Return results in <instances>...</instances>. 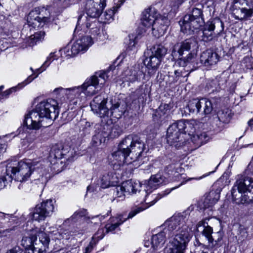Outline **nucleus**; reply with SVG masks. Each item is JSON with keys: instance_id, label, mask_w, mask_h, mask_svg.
Segmentation results:
<instances>
[{"instance_id": "f257e3e1", "label": "nucleus", "mask_w": 253, "mask_h": 253, "mask_svg": "<svg viewBox=\"0 0 253 253\" xmlns=\"http://www.w3.org/2000/svg\"><path fill=\"white\" fill-rule=\"evenodd\" d=\"M187 221L186 214H178L166 220L162 226L169 240L166 253H184L191 238Z\"/></svg>"}, {"instance_id": "f03ea898", "label": "nucleus", "mask_w": 253, "mask_h": 253, "mask_svg": "<svg viewBox=\"0 0 253 253\" xmlns=\"http://www.w3.org/2000/svg\"><path fill=\"white\" fill-rule=\"evenodd\" d=\"M6 171L10 172L13 179L21 182L18 187L19 189L26 190L27 184L25 182L32 175L34 183L37 185L40 191H42L48 179L47 172L40 161L27 160L19 162L17 166L8 165Z\"/></svg>"}, {"instance_id": "7ed1b4c3", "label": "nucleus", "mask_w": 253, "mask_h": 253, "mask_svg": "<svg viewBox=\"0 0 253 253\" xmlns=\"http://www.w3.org/2000/svg\"><path fill=\"white\" fill-rule=\"evenodd\" d=\"M145 149V144L137 135L131 134L126 137L119 144L118 150L108 157L113 166L129 164L136 161Z\"/></svg>"}, {"instance_id": "20e7f679", "label": "nucleus", "mask_w": 253, "mask_h": 253, "mask_svg": "<svg viewBox=\"0 0 253 253\" xmlns=\"http://www.w3.org/2000/svg\"><path fill=\"white\" fill-rule=\"evenodd\" d=\"M59 113L57 101L49 98L39 103L33 110L26 115L24 123L34 129L46 127L58 117Z\"/></svg>"}, {"instance_id": "39448f33", "label": "nucleus", "mask_w": 253, "mask_h": 253, "mask_svg": "<svg viewBox=\"0 0 253 253\" xmlns=\"http://www.w3.org/2000/svg\"><path fill=\"white\" fill-rule=\"evenodd\" d=\"M232 198L237 203H249L253 201V179L242 175L237 176L232 189Z\"/></svg>"}, {"instance_id": "423d86ee", "label": "nucleus", "mask_w": 253, "mask_h": 253, "mask_svg": "<svg viewBox=\"0 0 253 253\" xmlns=\"http://www.w3.org/2000/svg\"><path fill=\"white\" fill-rule=\"evenodd\" d=\"M197 41L192 37L184 41L175 44L172 49L171 55L173 58H178L175 66L184 67L192 63L195 58V55L189 52L185 57H182L185 51H189L191 49L197 47Z\"/></svg>"}, {"instance_id": "0eeeda50", "label": "nucleus", "mask_w": 253, "mask_h": 253, "mask_svg": "<svg viewBox=\"0 0 253 253\" xmlns=\"http://www.w3.org/2000/svg\"><path fill=\"white\" fill-rule=\"evenodd\" d=\"M190 13L183 17L180 24L181 31L184 34H191L195 30L199 29L205 23L203 9L204 4L199 2L193 4Z\"/></svg>"}, {"instance_id": "6e6552de", "label": "nucleus", "mask_w": 253, "mask_h": 253, "mask_svg": "<svg viewBox=\"0 0 253 253\" xmlns=\"http://www.w3.org/2000/svg\"><path fill=\"white\" fill-rule=\"evenodd\" d=\"M163 182V178L161 174H157L153 175L151 177L149 180L148 181L146 189L143 190L142 191H139V193L143 196L142 200L141 202H145L148 205L145 207L142 208H145L146 209L148 207L153 205L158 200L161 199L163 196L169 194L172 190L179 187L180 186L182 185L184 182L181 183L179 185L174 187L171 188L170 189H167V190L163 192L162 193L159 194V196H156L155 195L150 196L148 193H151L153 190L157 188L158 186L162 184Z\"/></svg>"}, {"instance_id": "1a4fd4ad", "label": "nucleus", "mask_w": 253, "mask_h": 253, "mask_svg": "<svg viewBox=\"0 0 253 253\" xmlns=\"http://www.w3.org/2000/svg\"><path fill=\"white\" fill-rule=\"evenodd\" d=\"M112 74L110 70L100 71L89 78L87 79L85 82L80 86L81 92L86 96H92L96 93L98 86H102L105 81L108 79Z\"/></svg>"}, {"instance_id": "9d476101", "label": "nucleus", "mask_w": 253, "mask_h": 253, "mask_svg": "<svg viewBox=\"0 0 253 253\" xmlns=\"http://www.w3.org/2000/svg\"><path fill=\"white\" fill-rule=\"evenodd\" d=\"M51 15L49 7H38L31 11L27 17L28 25L34 28L39 27L42 23L50 21Z\"/></svg>"}, {"instance_id": "9b49d317", "label": "nucleus", "mask_w": 253, "mask_h": 253, "mask_svg": "<svg viewBox=\"0 0 253 253\" xmlns=\"http://www.w3.org/2000/svg\"><path fill=\"white\" fill-rule=\"evenodd\" d=\"M173 10V8L169 6L168 1L166 3V10L163 9V15L160 16L159 19L151 26L152 33L156 38H159L164 35L169 25V21L168 18V14Z\"/></svg>"}, {"instance_id": "f8f14e48", "label": "nucleus", "mask_w": 253, "mask_h": 253, "mask_svg": "<svg viewBox=\"0 0 253 253\" xmlns=\"http://www.w3.org/2000/svg\"><path fill=\"white\" fill-rule=\"evenodd\" d=\"M54 209L53 200H47L38 204L31 213L32 218L36 221L44 220L46 217L50 216L53 212Z\"/></svg>"}, {"instance_id": "ddd939ff", "label": "nucleus", "mask_w": 253, "mask_h": 253, "mask_svg": "<svg viewBox=\"0 0 253 253\" xmlns=\"http://www.w3.org/2000/svg\"><path fill=\"white\" fill-rule=\"evenodd\" d=\"M145 210V208H142V206L136 207L131 211L129 213L127 218H124L123 215H119L117 216L111 217L105 225V233H113L116 230H120L119 226L122 224L127 219L131 218L136 214Z\"/></svg>"}, {"instance_id": "4468645a", "label": "nucleus", "mask_w": 253, "mask_h": 253, "mask_svg": "<svg viewBox=\"0 0 253 253\" xmlns=\"http://www.w3.org/2000/svg\"><path fill=\"white\" fill-rule=\"evenodd\" d=\"M215 29L217 35H219L224 30V24L219 18L209 21L205 25L202 32V40L206 42L211 41L214 37V30Z\"/></svg>"}, {"instance_id": "2eb2a0df", "label": "nucleus", "mask_w": 253, "mask_h": 253, "mask_svg": "<svg viewBox=\"0 0 253 253\" xmlns=\"http://www.w3.org/2000/svg\"><path fill=\"white\" fill-rule=\"evenodd\" d=\"M109 102L101 95L95 96L90 103L91 110L100 118L108 117Z\"/></svg>"}, {"instance_id": "dca6fc26", "label": "nucleus", "mask_w": 253, "mask_h": 253, "mask_svg": "<svg viewBox=\"0 0 253 253\" xmlns=\"http://www.w3.org/2000/svg\"><path fill=\"white\" fill-rule=\"evenodd\" d=\"M106 0H87L85 5L86 14L90 18L99 17L106 6Z\"/></svg>"}, {"instance_id": "f3484780", "label": "nucleus", "mask_w": 253, "mask_h": 253, "mask_svg": "<svg viewBox=\"0 0 253 253\" xmlns=\"http://www.w3.org/2000/svg\"><path fill=\"white\" fill-rule=\"evenodd\" d=\"M219 56L215 51L211 49H207L200 55L201 63L208 70L214 67L219 60Z\"/></svg>"}, {"instance_id": "a211bd4d", "label": "nucleus", "mask_w": 253, "mask_h": 253, "mask_svg": "<svg viewBox=\"0 0 253 253\" xmlns=\"http://www.w3.org/2000/svg\"><path fill=\"white\" fill-rule=\"evenodd\" d=\"M92 38L90 37L84 36L77 40L71 48V55L75 56L80 52H84L88 47L92 45Z\"/></svg>"}, {"instance_id": "6ab92c4d", "label": "nucleus", "mask_w": 253, "mask_h": 253, "mask_svg": "<svg viewBox=\"0 0 253 253\" xmlns=\"http://www.w3.org/2000/svg\"><path fill=\"white\" fill-rule=\"evenodd\" d=\"M160 16L162 15L158 13L157 10L154 7H150L143 12L142 24L145 27H150L159 18Z\"/></svg>"}, {"instance_id": "aec40b11", "label": "nucleus", "mask_w": 253, "mask_h": 253, "mask_svg": "<svg viewBox=\"0 0 253 253\" xmlns=\"http://www.w3.org/2000/svg\"><path fill=\"white\" fill-rule=\"evenodd\" d=\"M219 194L215 191H211L205 198L197 203L200 210H205L212 207L219 200Z\"/></svg>"}, {"instance_id": "412c9836", "label": "nucleus", "mask_w": 253, "mask_h": 253, "mask_svg": "<svg viewBox=\"0 0 253 253\" xmlns=\"http://www.w3.org/2000/svg\"><path fill=\"white\" fill-rule=\"evenodd\" d=\"M175 126H170L167 129V142L171 146L178 148L181 146L182 140L180 139L181 134L179 130L175 129Z\"/></svg>"}, {"instance_id": "4be33fe9", "label": "nucleus", "mask_w": 253, "mask_h": 253, "mask_svg": "<svg viewBox=\"0 0 253 253\" xmlns=\"http://www.w3.org/2000/svg\"><path fill=\"white\" fill-rule=\"evenodd\" d=\"M92 18H93L90 17L87 18L86 16L84 15L79 16L76 30L81 27L84 30L86 28L87 29V31L88 30L89 31L93 29L100 27V23H99V21L96 19H94L93 20Z\"/></svg>"}, {"instance_id": "5701e85b", "label": "nucleus", "mask_w": 253, "mask_h": 253, "mask_svg": "<svg viewBox=\"0 0 253 253\" xmlns=\"http://www.w3.org/2000/svg\"><path fill=\"white\" fill-rule=\"evenodd\" d=\"M141 187L140 184L138 182L133 181L132 180H128L122 183L121 185H120V187L118 189L122 190L123 189L126 193H136L137 191H138V195L137 197H139L140 201H139L140 203H142L141 201L142 200L143 196L139 193V191H142L143 190L139 189Z\"/></svg>"}, {"instance_id": "b1692460", "label": "nucleus", "mask_w": 253, "mask_h": 253, "mask_svg": "<svg viewBox=\"0 0 253 253\" xmlns=\"http://www.w3.org/2000/svg\"><path fill=\"white\" fill-rule=\"evenodd\" d=\"M118 182V178L113 172H108L104 174L100 180H98L96 187L107 188L110 186H115Z\"/></svg>"}, {"instance_id": "393cba45", "label": "nucleus", "mask_w": 253, "mask_h": 253, "mask_svg": "<svg viewBox=\"0 0 253 253\" xmlns=\"http://www.w3.org/2000/svg\"><path fill=\"white\" fill-rule=\"evenodd\" d=\"M67 150H65L61 144L54 146L50 154V157H53L57 160L56 162L52 164V169H56L57 166L62 164V161L60 159L64 157L67 154Z\"/></svg>"}, {"instance_id": "a878e982", "label": "nucleus", "mask_w": 253, "mask_h": 253, "mask_svg": "<svg viewBox=\"0 0 253 253\" xmlns=\"http://www.w3.org/2000/svg\"><path fill=\"white\" fill-rule=\"evenodd\" d=\"M80 89V86L67 88L60 87L55 88L54 92H59V94L65 95L68 99L72 100L76 98H78L81 95Z\"/></svg>"}, {"instance_id": "bb28decb", "label": "nucleus", "mask_w": 253, "mask_h": 253, "mask_svg": "<svg viewBox=\"0 0 253 253\" xmlns=\"http://www.w3.org/2000/svg\"><path fill=\"white\" fill-rule=\"evenodd\" d=\"M109 111L108 117L112 116L115 118L119 119L124 114L125 109L123 105L121 106L119 102L113 103V101L111 100L109 102Z\"/></svg>"}, {"instance_id": "cd10ccee", "label": "nucleus", "mask_w": 253, "mask_h": 253, "mask_svg": "<svg viewBox=\"0 0 253 253\" xmlns=\"http://www.w3.org/2000/svg\"><path fill=\"white\" fill-rule=\"evenodd\" d=\"M232 115L231 111L229 109H226L218 112L216 121L219 122L220 125L218 126V130H222L224 127V124L230 122Z\"/></svg>"}, {"instance_id": "c85d7f7f", "label": "nucleus", "mask_w": 253, "mask_h": 253, "mask_svg": "<svg viewBox=\"0 0 253 253\" xmlns=\"http://www.w3.org/2000/svg\"><path fill=\"white\" fill-rule=\"evenodd\" d=\"M167 237L168 238V234L165 232L163 229L162 231H160L158 233L153 235L151 238L152 247L154 249L162 248L166 241Z\"/></svg>"}, {"instance_id": "c756f323", "label": "nucleus", "mask_w": 253, "mask_h": 253, "mask_svg": "<svg viewBox=\"0 0 253 253\" xmlns=\"http://www.w3.org/2000/svg\"><path fill=\"white\" fill-rule=\"evenodd\" d=\"M237 14L234 16L236 19L240 21L246 20L250 19L253 15V1L251 2L247 6L240 10L236 11Z\"/></svg>"}, {"instance_id": "7c9ffc66", "label": "nucleus", "mask_w": 253, "mask_h": 253, "mask_svg": "<svg viewBox=\"0 0 253 253\" xmlns=\"http://www.w3.org/2000/svg\"><path fill=\"white\" fill-rule=\"evenodd\" d=\"M24 124L26 126V130L23 131L21 133L22 130H23V128H19L18 131L19 133L18 134L19 137L22 139H26L28 142L31 143L33 142L37 137L36 131L32 130L35 129L34 128L28 127L25 123Z\"/></svg>"}, {"instance_id": "2f4dec72", "label": "nucleus", "mask_w": 253, "mask_h": 253, "mask_svg": "<svg viewBox=\"0 0 253 253\" xmlns=\"http://www.w3.org/2000/svg\"><path fill=\"white\" fill-rule=\"evenodd\" d=\"M161 61L162 59L151 54L149 57L146 58L144 63L148 69L156 71L158 68Z\"/></svg>"}, {"instance_id": "473e14b6", "label": "nucleus", "mask_w": 253, "mask_h": 253, "mask_svg": "<svg viewBox=\"0 0 253 253\" xmlns=\"http://www.w3.org/2000/svg\"><path fill=\"white\" fill-rule=\"evenodd\" d=\"M29 236L23 237L21 241V245L25 248V251L32 247L34 246V242L37 240V236L34 233L35 231L32 230Z\"/></svg>"}, {"instance_id": "72a5a7b5", "label": "nucleus", "mask_w": 253, "mask_h": 253, "mask_svg": "<svg viewBox=\"0 0 253 253\" xmlns=\"http://www.w3.org/2000/svg\"><path fill=\"white\" fill-rule=\"evenodd\" d=\"M213 110V106L211 100L206 98H201L200 112L201 115L210 114Z\"/></svg>"}, {"instance_id": "f704fd0d", "label": "nucleus", "mask_w": 253, "mask_h": 253, "mask_svg": "<svg viewBox=\"0 0 253 253\" xmlns=\"http://www.w3.org/2000/svg\"><path fill=\"white\" fill-rule=\"evenodd\" d=\"M45 35V32L42 31L35 32L33 35L26 39V46H33L37 42L43 39Z\"/></svg>"}, {"instance_id": "c9c22d12", "label": "nucleus", "mask_w": 253, "mask_h": 253, "mask_svg": "<svg viewBox=\"0 0 253 253\" xmlns=\"http://www.w3.org/2000/svg\"><path fill=\"white\" fill-rule=\"evenodd\" d=\"M212 233L213 230L212 227L210 226L208 223H207L206 227H205L202 231V234L207 239L208 243H210V247L211 248H213L217 242L219 241V239H218L217 241L214 240L212 236Z\"/></svg>"}, {"instance_id": "e433bc0d", "label": "nucleus", "mask_w": 253, "mask_h": 253, "mask_svg": "<svg viewBox=\"0 0 253 253\" xmlns=\"http://www.w3.org/2000/svg\"><path fill=\"white\" fill-rule=\"evenodd\" d=\"M251 2L247 0H234L232 2L230 9L234 16L236 15V11H240L242 8L247 6Z\"/></svg>"}, {"instance_id": "4c0bfd02", "label": "nucleus", "mask_w": 253, "mask_h": 253, "mask_svg": "<svg viewBox=\"0 0 253 253\" xmlns=\"http://www.w3.org/2000/svg\"><path fill=\"white\" fill-rule=\"evenodd\" d=\"M200 104L201 99H193L189 101L185 109L190 113L198 114L200 112Z\"/></svg>"}, {"instance_id": "58836bf2", "label": "nucleus", "mask_w": 253, "mask_h": 253, "mask_svg": "<svg viewBox=\"0 0 253 253\" xmlns=\"http://www.w3.org/2000/svg\"><path fill=\"white\" fill-rule=\"evenodd\" d=\"M151 50L153 55L156 56L162 60L167 52V49L162 44L154 45Z\"/></svg>"}, {"instance_id": "ea45409f", "label": "nucleus", "mask_w": 253, "mask_h": 253, "mask_svg": "<svg viewBox=\"0 0 253 253\" xmlns=\"http://www.w3.org/2000/svg\"><path fill=\"white\" fill-rule=\"evenodd\" d=\"M107 136V133H102V132H97L92 137V143L93 145L95 147L100 145L102 142H105V138Z\"/></svg>"}, {"instance_id": "a19ab883", "label": "nucleus", "mask_w": 253, "mask_h": 253, "mask_svg": "<svg viewBox=\"0 0 253 253\" xmlns=\"http://www.w3.org/2000/svg\"><path fill=\"white\" fill-rule=\"evenodd\" d=\"M5 173L6 174L0 177V189L4 188L7 184L11 182L13 179L12 175L10 174V172L6 171V169H5Z\"/></svg>"}, {"instance_id": "79ce46f5", "label": "nucleus", "mask_w": 253, "mask_h": 253, "mask_svg": "<svg viewBox=\"0 0 253 253\" xmlns=\"http://www.w3.org/2000/svg\"><path fill=\"white\" fill-rule=\"evenodd\" d=\"M198 0H169L168 3H169V6L173 8V10H175L183 2L188 1V3L192 6Z\"/></svg>"}, {"instance_id": "37998d69", "label": "nucleus", "mask_w": 253, "mask_h": 253, "mask_svg": "<svg viewBox=\"0 0 253 253\" xmlns=\"http://www.w3.org/2000/svg\"><path fill=\"white\" fill-rule=\"evenodd\" d=\"M110 130L108 133V136H110L111 138H115L118 137L122 132V128L118 124H114L110 127Z\"/></svg>"}, {"instance_id": "c03bdc74", "label": "nucleus", "mask_w": 253, "mask_h": 253, "mask_svg": "<svg viewBox=\"0 0 253 253\" xmlns=\"http://www.w3.org/2000/svg\"><path fill=\"white\" fill-rule=\"evenodd\" d=\"M39 240L40 242L43 245L44 248H47L49 244L50 240L48 235L42 232H40L38 234Z\"/></svg>"}, {"instance_id": "a18cd8bd", "label": "nucleus", "mask_w": 253, "mask_h": 253, "mask_svg": "<svg viewBox=\"0 0 253 253\" xmlns=\"http://www.w3.org/2000/svg\"><path fill=\"white\" fill-rule=\"evenodd\" d=\"M170 109V106L168 104H162L159 106V108L157 110V113L158 115L161 118L162 116L169 111Z\"/></svg>"}, {"instance_id": "49530a36", "label": "nucleus", "mask_w": 253, "mask_h": 253, "mask_svg": "<svg viewBox=\"0 0 253 253\" xmlns=\"http://www.w3.org/2000/svg\"><path fill=\"white\" fill-rule=\"evenodd\" d=\"M171 126H175V129L179 130L181 134L185 133V120H180L177 121L176 123L172 124Z\"/></svg>"}, {"instance_id": "de8ad7c7", "label": "nucleus", "mask_w": 253, "mask_h": 253, "mask_svg": "<svg viewBox=\"0 0 253 253\" xmlns=\"http://www.w3.org/2000/svg\"><path fill=\"white\" fill-rule=\"evenodd\" d=\"M117 11V9L114 7L113 9H110L106 10L102 15V16L104 17L105 22H108L113 19V17L116 11Z\"/></svg>"}, {"instance_id": "09e8293b", "label": "nucleus", "mask_w": 253, "mask_h": 253, "mask_svg": "<svg viewBox=\"0 0 253 253\" xmlns=\"http://www.w3.org/2000/svg\"><path fill=\"white\" fill-rule=\"evenodd\" d=\"M195 121L193 120L191 121H186L185 120V133H188L190 134V133H192L195 130L194 125Z\"/></svg>"}, {"instance_id": "8fccbe9b", "label": "nucleus", "mask_w": 253, "mask_h": 253, "mask_svg": "<svg viewBox=\"0 0 253 253\" xmlns=\"http://www.w3.org/2000/svg\"><path fill=\"white\" fill-rule=\"evenodd\" d=\"M58 237L57 238L59 240L61 239H65L68 240L70 239V236L71 235V233L68 230L64 229H60V230L58 232Z\"/></svg>"}, {"instance_id": "3c124183", "label": "nucleus", "mask_w": 253, "mask_h": 253, "mask_svg": "<svg viewBox=\"0 0 253 253\" xmlns=\"http://www.w3.org/2000/svg\"><path fill=\"white\" fill-rule=\"evenodd\" d=\"M186 71L183 67H181L179 69H177L174 71L175 77L174 80L175 82L177 81L180 77H185L188 74H186Z\"/></svg>"}, {"instance_id": "603ef678", "label": "nucleus", "mask_w": 253, "mask_h": 253, "mask_svg": "<svg viewBox=\"0 0 253 253\" xmlns=\"http://www.w3.org/2000/svg\"><path fill=\"white\" fill-rule=\"evenodd\" d=\"M24 253H46L45 248H39L35 247L34 246L30 248V249H27Z\"/></svg>"}, {"instance_id": "864d4df0", "label": "nucleus", "mask_w": 253, "mask_h": 253, "mask_svg": "<svg viewBox=\"0 0 253 253\" xmlns=\"http://www.w3.org/2000/svg\"><path fill=\"white\" fill-rule=\"evenodd\" d=\"M7 137V135L3 136L2 137L0 136V157L1 155L5 152L6 149V141L5 138Z\"/></svg>"}, {"instance_id": "5fc2aeb1", "label": "nucleus", "mask_w": 253, "mask_h": 253, "mask_svg": "<svg viewBox=\"0 0 253 253\" xmlns=\"http://www.w3.org/2000/svg\"><path fill=\"white\" fill-rule=\"evenodd\" d=\"M191 141L195 145V148H199L202 144V141H201L200 138L199 137L198 133L194 134L191 137Z\"/></svg>"}, {"instance_id": "6e6d98bb", "label": "nucleus", "mask_w": 253, "mask_h": 253, "mask_svg": "<svg viewBox=\"0 0 253 253\" xmlns=\"http://www.w3.org/2000/svg\"><path fill=\"white\" fill-rule=\"evenodd\" d=\"M104 229H99L96 233L92 237V240L95 241L96 243L104 236Z\"/></svg>"}, {"instance_id": "4d7b16f0", "label": "nucleus", "mask_w": 253, "mask_h": 253, "mask_svg": "<svg viewBox=\"0 0 253 253\" xmlns=\"http://www.w3.org/2000/svg\"><path fill=\"white\" fill-rule=\"evenodd\" d=\"M54 56V53H51L47 57L46 60L44 62L42 65V68H43V70H44L45 68L48 67L50 63L52 62L55 58Z\"/></svg>"}, {"instance_id": "13d9d810", "label": "nucleus", "mask_w": 253, "mask_h": 253, "mask_svg": "<svg viewBox=\"0 0 253 253\" xmlns=\"http://www.w3.org/2000/svg\"><path fill=\"white\" fill-rule=\"evenodd\" d=\"M136 95L138 96V99L144 98L146 96L145 92V88L143 86H141L135 92Z\"/></svg>"}, {"instance_id": "bf43d9fd", "label": "nucleus", "mask_w": 253, "mask_h": 253, "mask_svg": "<svg viewBox=\"0 0 253 253\" xmlns=\"http://www.w3.org/2000/svg\"><path fill=\"white\" fill-rule=\"evenodd\" d=\"M247 236L248 233L246 230L244 229H240L236 237L238 238L239 240L243 241Z\"/></svg>"}, {"instance_id": "052dcab7", "label": "nucleus", "mask_w": 253, "mask_h": 253, "mask_svg": "<svg viewBox=\"0 0 253 253\" xmlns=\"http://www.w3.org/2000/svg\"><path fill=\"white\" fill-rule=\"evenodd\" d=\"M96 242L95 241L91 240V241L89 242L88 246L85 248V251L84 253H90L92 251L94 247L96 244Z\"/></svg>"}, {"instance_id": "680f3d73", "label": "nucleus", "mask_w": 253, "mask_h": 253, "mask_svg": "<svg viewBox=\"0 0 253 253\" xmlns=\"http://www.w3.org/2000/svg\"><path fill=\"white\" fill-rule=\"evenodd\" d=\"M87 213V211L85 209H80L76 211L72 216V218H76L78 217H83L85 216Z\"/></svg>"}, {"instance_id": "e2e57ef3", "label": "nucleus", "mask_w": 253, "mask_h": 253, "mask_svg": "<svg viewBox=\"0 0 253 253\" xmlns=\"http://www.w3.org/2000/svg\"><path fill=\"white\" fill-rule=\"evenodd\" d=\"M12 216L13 215L11 214H6L0 211V221H1L2 220L8 221Z\"/></svg>"}, {"instance_id": "0e129e2a", "label": "nucleus", "mask_w": 253, "mask_h": 253, "mask_svg": "<svg viewBox=\"0 0 253 253\" xmlns=\"http://www.w3.org/2000/svg\"><path fill=\"white\" fill-rule=\"evenodd\" d=\"M199 137L200 138L202 144L206 143L209 140V137L206 132H203L198 134Z\"/></svg>"}, {"instance_id": "69168bd1", "label": "nucleus", "mask_w": 253, "mask_h": 253, "mask_svg": "<svg viewBox=\"0 0 253 253\" xmlns=\"http://www.w3.org/2000/svg\"><path fill=\"white\" fill-rule=\"evenodd\" d=\"M89 33H90L91 36H93V38H95L96 36H98L100 34V27L95 28L88 31ZM92 39V38L90 36Z\"/></svg>"}, {"instance_id": "338daca9", "label": "nucleus", "mask_w": 253, "mask_h": 253, "mask_svg": "<svg viewBox=\"0 0 253 253\" xmlns=\"http://www.w3.org/2000/svg\"><path fill=\"white\" fill-rule=\"evenodd\" d=\"M120 187V186H118L115 188V192L116 193V196L119 198H121L122 199L124 198L125 196V194L126 193L125 191L122 189V190L118 189Z\"/></svg>"}, {"instance_id": "774afa93", "label": "nucleus", "mask_w": 253, "mask_h": 253, "mask_svg": "<svg viewBox=\"0 0 253 253\" xmlns=\"http://www.w3.org/2000/svg\"><path fill=\"white\" fill-rule=\"evenodd\" d=\"M6 253H23V251L19 247L16 246L8 250Z\"/></svg>"}]
</instances>
